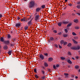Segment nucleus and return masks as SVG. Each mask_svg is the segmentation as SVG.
Returning <instances> with one entry per match:
<instances>
[{"instance_id": "nucleus-56", "label": "nucleus", "mask_w": 80, "mask_h": 80, "mask_svg": "<svg viewBox=\"0 0 80 80\" xmlns=\"http://www.w3.org/2000/svg\"><path fill=\"white\" fill-rule=\"evenodd\" d=\"M56 67H59V65L58 64H57L56 65Z\"/></svg>"}, {"instance_id": "nucleus-35", "label": "nucleus", "mask_w": 80, "mask_h": 80, "mask_svg": "<svg viewBox=\"0 0 80 80\" xmlns=\"http://www.w3.org/2000/svg\"><path fill=\"white\" fill-rule=\"evenodd\" d=\"M76 7L78 9H80V5H78Z\"/></svg>"}, {"instance_id": "nucleus-33", "label": "nucleus", "mask_w": 80, "mask_h": 80, "mask_svg": "<svg viewBox=\"0 0 80 80\" xmlns=\"http://www.w3.org/2000/svg\"><path fill=\"white\" fill-rule=\"evenodd\" d=\"M50 40H52V41H53L54 40V38L53 37H51L50 38Z\"/></svg>"}, {"instance_id": "nucleus-39", "label": "nucleus", "mask_w": 80, "mask_h": 80, "mask_svg": "<svg viewBox=\"0 0 80 80\" xmlns=\"http://www.w3.org/2000/svg\"><path fill=\"white\" fill-rule=\"evenodd\" d=\"M41 72L43 75H44L45 74V71H44V70H42Z\"/></svg>"}, {"instance_id": "nucleus-36", "label": "nucleus", "mask_w": 80, "mask_h": 80, "mask_svg": "<svg viewBox=\"0 0 80 80\" xmlns=\"http://www.w3.org/2000/svg\"><path fill=\"white\" fill-rule=\"evenodd\" d=\"M67 53L68 55H72V53H71V52L70 51L68 52Z\"/></svg>"}, {"instance_id": "nucleus-50", "label": "nucleus", "mask_w": 80, "mask_h": 80, "mask_svg": "<svg viewBox=\"0 0 80 80\" xmlns=\"http://www.w3.org/2000/svg\"><path fill=\"white\" fill-rule=\"evenodd\" d=\"M76 14H77V15H78V16L80 15V13H78V12H77V13H76Z\"/></svg>"}, {"instance_id": "nucleus-55", "label": "nucleus", "mask_w": 80, "mask_h": 80, "mask_svg": "<svg viewBox=\"0 0 80 80\" xmlns=\"http://www.w3.org/2000/svg\"><path fill=\"white\" fill-rule=\"evenodd\" d=\"M2 16H3L2 14H0V18H2Z\"/></svg>"}, {"instance_id": "nucleus-26", "label": "nucleus", "mask_w": 80, "mask_h": 80, "mask_svg": "<svg viewBox=\"0 0 80 80\" xmlns=\"http://www.w3.org/2000/svg\"><path fill=\"white\" fill-rule=\"evenodd\" d=\"M71 49L72 50H76V47H73L71 48Z\"/></svg>"}, {"instance_id": "nucleus-5", "label": "nucleus", "mask_w": 80, "mask_h": 80, "mask_svg": "<svg viewBox=\"0 0 80 80\" xmlns=\"http://www.w3.org/2000/svg\"><path fill=\"white\" fill-rule=\"evenodd\" d=\"M39 17H40V15H39V14L36 15L35 17V21H38V20H39Z\"/></svg>"}, {"instance_id": "nucleus-9", "label": "nucleus", "mask_w": 80, "mask_h": 80, "mask_svg": "<svg viewBox=\"0 0 80 80\" xmlns=\"http://www.w3.org/2000/svg\"><path fill=\"white\" fill-rule=\"evenodd\" d=\"M62 23L64 24V25H67V24H68V21H65L64 20L62 22Z\"/></svg>"}, {"instance_id": "nucleus-10", "label": "nucleus", "mask_w": 80, "mask_h": 80, "mask_svg": "<svg viewBox=\"0 0 80 80\" xmlns=\"http://www.w3.org/2000/svg\"><path fill=\"white\" fill-rule=\"evenodd\" d=\"M73 22L74 23H79V21H78V20L75 19L73 20Z\"/></svg>"}, {"instance_id": "nucleus-42", "label": "nucleus", "mask_w": 80, "mask_h": 80, "mask_svg": "<svg viewBox=\"0 0 80 80\" xmlns=\"http://www.w3.org/2000/svg\"><path fill=\"white\" fill-rule=\"evenodd\" d=\"M64 31H65V33H68V30H67V29H65Z\"/></svg>"}, {"instance_id": "nucleus-20", "label": "nucleus", "mask_w": 80, "mask_h": 80, "mask_svg": "<svg viewBox=\"0 0 80 80\" xmlns=\"http://www.w3.org/2000/svg\"><path fill=\"white\" fill-rule=\"evenodd\" d=\"M62 22H59L58 23V26H59V27H60V26H62Z\"/></svg>"}, {"instance_id": "nucleus-6", "label": "nucleus", "mask_w": 80, "mask_h": 80, "mask_svg": "<svg viewBox=\"0 0 80 80\" xmlns=\"http://www.w3.org/2000/svg\"><path fill=\"white\" fill-rule=\"evenodd\" d=\"M8 46H7V45L6 44L3 47V49L5 50H8Z\"/></svg>"}, {"instance_id": "nucleus-58", "label": "nucleus", "mask_w": 80, "mask_h": 80, "mask_svg": "<svg viewBox=\"0 0 80 80\" xmlns=\"http://www.w3.org/2000/svg\"><path fill=\"white\" fill-rule=\"evenodd\" d=\"M20 17H18V20H20Z\"/></svg>"}, {"instance_id": "nucleus-47", "label": "nucleus", "mask_w": 80, "mask_h": 80, "mask_svg": "<svg viewBox=\"0 0 80 80\" xmlns=\"http://www.w3.org/2000/svg\"><path fill=\"white\" fill-rule=\"evenodd\" d=\"M53 68L54 69H56L57 68H56V66H55V65H53Z\"/></svg>"}, {"instance_id": "nucleus-1", "label": "nucleus", "mask_w": 80, "mask_h": 80, "mask_svg": "<svg viewBox=\"0 0 80 80\" xmlns=\"http://www.w3.org/2000/svg\"><path fill=\"white\" fill-rule=\"evenodd\" d=\"M0 42H2L6 45H9L10 43V42L9 40L5 41L4 40V37H2L0 38Z\"/></svg>"}, {"instance_id": "nucleus-38", "label": "nucleus", "mask_w": 80, "mask_h": 80, "mask_svg": "<svg viewBox=\"0 0 80 80\" xmlns=\"http://www.w3.org/2000/svg\"><path fill=\"white\" fill-rule=\"evenodd\" d=\"M34 71L35 73H37V69L35 68L34 69Z\"/></svg>"}, {"instance_id": "nucleus-2", "label": "nucleus", "mask_w": 80, "mask_h": 80, "mask_svg": "<svg viewBox=\"0 0 80 80\" xmlns=\"http://www.w3.org/2000/svg\"><path fill=\"white\" fill-rule=\"evenodd\" d=\"M37 5V4L35 3V2L34 1H31L29 2V8H31L35 7V6Z\"/></svg>"}, {"instance_id": "nucleus-61", "label": "nucleus", "mask_w": 80, "mask_h": 80, "mask_svg": "<svg viewBox=\"0 0 80 80\" xmlns=\"http://www.w3.org/2000/svg\"><path fill=\"white\" fill-rule=\"evenodd\" d=\"M64 2H67V0H65Z\"/></svg>"}, {"instance_id": "nucleus-4", "label": "nucleus", "mask_w": 80, "mask_h": 80, "mask_svg": "<svg viewBox=\"0 0 80 80\" xmlns=\"http://www.w3.org/2000/svg\"><path fill=\"white\" fill-rule=\"evenodd\" d=\"M5 7V6L4 4H2L0 6V10L1 11H4V8Z\"/></svg>"}, {"instance_id": "nucleus-23", "label": "nucleus", "mask_w": 80, "mask_h": 80, "mask_svg": "<svg viewBox=\"0 0 80 80\" xmlns=\"http://www.w3.org/2000/svg\"><path fill=\"white\" fill-rule=\"evenodd\" d=\"M72 23H70L69 24H68L67 27H70V26H72Z\"/></svg>"}, {"instance_id": "nucleus-54", "label": "nucleus", "mask_w": 80, "mask_h": 80, "mask_svg": "<svg viewBox=\"0 0 80 80\" xmlns=\"http://www.w3.org/2000/svg\"><path fill=\"white\" fill-rule=\"evenodd\" d=\"M48 70L49 71V72H50V71H51V69H50L49 68L48 69Z\"/></svg>"}, {"instance_id": "nucleus-40", "label": "nucleus", "mask_w": 80, "mask_h": 80, "mask_svg": "<svg viewBox=\"0 0 80 80\" xmlns=\"http://www.w3.org/2000/svg\"><path fill=\"white\" fill-rule=\"evenodd\" d=\"M21 21H25V18H22L21 19Z\"/></svg>"}, {"instance_id": "nucleus-14", "label": "nucleus", "mask_w": 80, "mask_h": 80, "mask_svg": "<svg viewBox=\"0 0 80 80\" xmlns=\"http://www.w3.org/2000/svg\"><path fill=\"white\" fill-rule=\"evenodd\" d=\"M40 10H41V8H37L36 9V12H40Z\"/></svg>"}, {"instance_id": "nucleus-12", "label": "nucleus", "mask_w": 80, "mask_h": 80, "mask_svg": "<svg viewBox=\"0 0 80 80\" xmlns=\"http://www.w3.org/2000/svg\"><path fill=\"white\" fill-rule=\"evenodd\" d=\"M12 50H10L8 51V53L9 55H11L12 54Z\"/></svg>"}, {"instance_id": "nucleus-19", "label": "nucleus", "mask_w": 80, "mask_h": 80, "mask_svg": "<svg viewBox=\"0 0 80 80\" xmlns=\"http://www.w3.org/2000/svg\"><path fill=\"white\" fill-rule=\"evenodd\" d=\"M48 62H52V61L53 60V58H48Z\"/></svg>"}, {"instance_id": "nucleus-3", "label": "nucleus", "mask_w": 80, "mask_h": 80, "mask_svg": "<svg viewBox=\"0 0 80 80\" xmlns=\"http://www.w3.org/2000/svg\"><path fill=\"white\" fill-rule=\"evenodd\" d=\"M60 43L61 45H63V46H65V45H67V42H66L65 41H64L63 40H61L60 42Z\"/></svg>"}, {"instance_id": "nucleus-60", "label": "nucleus", "mask_w": 80, "mask_h": 80, "mask_svg": "<svg viewBox=\"0 0 80 80\" xmlns=\"http://www.w3.org/2000/svg\"><path fill=\"white\" fill-rule=\"evenodd\" d=\"M72 60H75V58H73V57H72Z\"/></svg>"}, {"instance_id": "nucleus-44", "label": "nucleus", "mask_w": 80, "mask_h": 80, "mask_svg": "<svg viewBox=\"0 0 80 80\" xmlns=\"http://www.w3.org/2000/svg\"><path fill=\"white\" fill-rule=\"evenodd\" d=\"M68 6H69L70 7H72V4L69 3L68 4Z\"/></svg>"}, {"instance_id": "nucleus-22", "label": "nucleus", "mask_w": 80, "mask_h": 80, "mask_svg": "<svg viewBox=\"0 0 80 80\" xmlns=\"http://www.w3.org/2000/svg\"><path fill=\"white\" fill-rule=\"evenodd\" d=\"M79 65H76L75 66L74 68L76 69H78L79 68Z\"/></svg>"}, {"instance_id": "nucleus-57", "label": "nucleus", "mask_w": 80, "mask_h": 80, "mask_svg": "<svg viewBox=\"0 0 80 80\" xmlns=\"http://www.w3.org/2000/svg\"><path fill=\"white\" fill-rule=\"evenodd\" d=\"M71 76L72 77H74V75L72 74L71 75Z\"/></svg>"}, {"instance_id": "nucleus-13", "label": "nucleus", "mask_w": 80, "mask_h": 80, "mask_svg": "<svg viewBox=\"0 0 80 80\" xmlns=\"http://www.w3.org/2000/svg\"><path fill=\"white\" fill-rule=\"evenodd\" d=\"M44 65L45 67H48V64L46 62H44Z\"/></svg>"}, {"instance_id": "nucleus-49", "label": "nucleus", "mask_w": 80, "mask_h": 80, "mask_svg": "<svg viewBox=\"0 0 80 80\" xmlns=\"http://www.w3.org/2000/svg\"><path fill=\"white\" fill-rule=\"evenodd\" d=\"M44 55H45V56H48V53H44Z\"/></svg>"}, {"instance_id": "nucleus-43", "label": "nucleus", "mask_w": 80, "mask_h": 80, "mask_svg": "<svg viewBox=\"0 0 80 80\" xmlns=\"http://www.w3.org/2000/svg\"><path fill=\"white\" fill-rule=\"evenodd\" d=\"M54 47H56V48H58V45L56 44L55 45Z\"/></svg>"}, {"instance_id": "nucleus-37", "label": "nucleus", "mask_w": 80, "mask_h": 80, "mask_svg": "<svg viewBox=\"0 0 80 80\" xmlns=\"http://www.w3.org/2000/svg\"><path fill=\"white\" fill-rule=\"evenodd\" d=\"M41 7L42 8H45V5H43L41 6Z\"/></svg>"}, {"instance_id": "nucleus-29", "label": "nucleus", "mask_w": 80, "mask_h": 80, "mask_svg": "<svg viewBox=\"0 0 80 80\" xmlns=\"http://www.w3.org/2000/svg\"><path fill=\"white\" fill-rule=\"evenodd\" d=\"M71 46H72V43H69L68 45H67V46L68 47H70Z\"/></svg>"}, {"instance_id": "nucleus-48", "label": "nucleus", "mask_w": 80, "mask_h": 80, "mask_svg": "<svg viewBox=\"0 0 80 80\" xmlns=\"http://www.w3.org/2000/svg\"><path fill=\"white\" fill-rule=\"evenodd\" d=\"M58 46H59V48H61V49L62 48V46H60V44L58 45Z\"/></svg>"}, {"instance_id": "nucleus-51", "label": "nucleus", "mask_w": 80, "mask_h": 80, "mask_svg": "<svg viewBox=\"0 0 80 80\" xmlns=\"http://www.w3.org/2000/svg\"><path fill=\"white\" fill-rule=\"evenodd\" d=\"M77 5H80V1H79L77 2Z\"/></svg>"}, {"instance_id": "nucleus-28", "label": "nucleus", "mask_w": 80, "mask_h": 80, "mask_svg": "<svg viewBox=\"0 0 80 80\" xmlns=\"http://www.w3.org/2000/svg\"><path fill=\"white\" fill-rule=\"evenodd\" d=\"M25 30H28V26H26L24 27Z\"/></svg>"}, {"instance_id": "nucleus-18", "label": "nucleus", "mask_w": 80, "mask_h": 80, "mask_svg": "<svg viewBox=\"0 0 80 80\" xmlns=\"http://www.w3.org/2000/svg\"><path fill=\"white\" fill-rule=\"evenodd\" d=\"M63 36L64 38H67L68 37V35L65 34H63Z\"/></svg>"}, {"instance_id": "nucleus-16", "label": "nucleus", "mask_w": 80, "mask_h": 80, "mask_svg": "<svg viewBox=\"0 0 80 80\" xmlns=\"http://www.w3.org/2000/svg\"><path fill=\"white\" fill-rule=\"evenodd\" d=\"M72 40L74 44H77V43H78V42L76 41H75L73 39H72Z\"/></svg>"}, {"instance_id": "nucleus-64", "label": "nucleus", "mask_w": 80, "mask_h": 80, "mask_svg": "<svg viewBox=\"0 0 80 80\" xmlns=\"http://www.w3.org/2000/svg\"><path fill=\"white\" fill-rule=\"evenodd\" d=\"M79 72H80V69H79Z\"/></svg>"}, {"instance_id": "nucleus-46", "label": "nucleus", "mask_w": 80, "mask_h": 80, "mask_svg": "<svg viewBox=\"0 0 80 80\" xmlns=\"http://www.w3.org/2000/svg\"><path fill=\"white\" fill-rule=\"evenodd\" d=\"M53 32L54 33H57V30H54V31H53Z\"/></svg>"}, {"instance_id": "nucleus-32", "label": "nucleus", "mask_w": 80, "mask_h": 80, "mask_svg": "<svg viewBox=\"0 0 80 80\" xmlns=\"http://www.w3.org/2000/svg\"><path fill=\"white\" fill-rule=\"evenodd\" d=\"M74 39L75 40H78V37L77 36L74 37Z\"/></svg>"}, {"instance_id": "nucleus-17", "label": "nucleus", "mask_w": 80, "mask_h": 80, "mask_svg": "<svg viewBox=\"0 0 80 80\" xmlns=\"http://www.w3.org/2000/svg\"><path fill=\"white\" fill-rule=\"evenodd\" d=\"M68 63H70V64H72V62L70 60V59H68Z\"/></svg>"}, {"instance_id": "nucleus-25", "label": "nucleus", "mask_w": 80, "mask_h": 80, "mask_svg": "<svg viewBox=\"0 0 80 80\" xmlns=\"http://www.w3.org/2000/svg\"><path fill=\"white\" fill-rule=\"evenodd\" d=\"M80 48V46L78 45L77 46V47H76V50H79Z\"/></svg>"}, {"instance_id": "nucleus-30", "label": "nucleus", "mask_w": 80, "mask_h": 80, "mask_svg": "<svg viewBox=\"0 0 80 80\" xmlns=\"http://www.w3.org/2000/svg\"><path fill=\"white\" fill-rule=\"evenodd\" d=\"M75 28L76 30H78V29H80V27L78 26H76L75 27Z\"/></svg>"}, {"instance_id": "nucleus-34", "label": "nucleus", "mask_w": 80, "mask_h": 80, "mask_svg": "<svg viewBox=\"0 0 80 80\" xmlns=\"http://www.w3.org/2000/svg\"><path fill=\"white\" fill-rule=\"evenodd\" d=\"M34 76L35 77V78H39V77H38L37 75L36 74H35L34 75Z\"/></svg>"}, {"instance_id": "nucleus-24", "label": "nucleus", "mask_w": 80, "mask_h": 80, "mask_svg": "<svg viewBox=\"0 0 80 80\" xmlns=\"http://www.w3.org/2000/svg\"><path fill=\"white\" fill-rule=\"evenodd\" d=\"M8 35V39H9V38H11V36H10V34H7Z\"/></svg>"}, {"instance_id": "nucleus-15", "label": "nucleus", "mask_w": 80, "mask_h": 80, "mask_svg": "<svg viewBox=\"0 0 80 80\" xmlns=\"http://www.w3.org/2000/svg\"><path fill=\"white\" fill-rule=\"evenodd\" d=\"M10 45L11 47H13L15 46V44L13 43V41H12L11 43H10Z\"/></svg>"}, {"instance_id": "nucleus-27", "label": "nucleus", "mask_w": 80, "mask_h": 80, "mask_svg": "<svg viewBox=\"0 0 80 80\" xmlns=\"http://www.w3.org/2000/svg\"><path fill=\"white\" fill-rule=\"evenodd\" d=\"M12 40L13 41V42H14L16 41V40H17V38H12Z\"/></svg>"}, {"instance_id": "nucleus-7", "label": "nucleus", "mask_w": 80, "mask_h": 80, "mask_svg": "<svg viewBox=\"0 0 80 80\" xmlns=\"http://www.w3.org/2000/svg\"><path fill=\"white\" fill-rule=\"evenodd\" d=\"M39 57L40 59H41V60H44V59H45L44 56L42 54H40L39 56Z\"/></svg>"}, {"instance_id": "nucleus-31", "label": "nucleus", "mask_w": 80, "mask_h": 80, "mask_svg": "<svg viewBox=\"0 0 80 80\" xmlns=\"http://www.w3.org/2000/svg\"><path fill=\"white\" fill-rule=\"evenodd\" d=\"M72 35L74 36H76V35H77V34H76V33H75V32H72Z\"/></svg>"}, {"instance_id": "nucleus-11", "label": "nucleus", "mask_w": 80, "mask_h": 80, "mask_svg": "<svg viewBox=\"0 0 80 80\" xmlns=\"http://www.w3.org/2000/svg\"><path fill=\"white\" fill-rule=\"evenodd\" d=\"M21 25V24L20 23H16L15 26L16 27H20Z\"/></svg>"}, {"instance_id": "nucleus-45", "label": "nucleus", "mask_w": 80, "mask_h": 80, "mask_svg": "<svg viewBox=\"0 0 80 80\" xmlns=\"http://www.w3.org/2000/svg\"><path fill=\"white\" fill-rule=\"evenodd\" d=\"M64 75L65 76H68V74L67 73H64Z\"/></svg>"}, {"instance_id": "nucleus-52", "label": "nucleus", "mask_w": 80, "mask_h": 80, "mask_svg": "<svg viewBox=\"0 0 80 80\" xmlns=\"http://www.w3.org/2000/svg\"><path fill=\"white\" fill-rule=\"evenodd\" d=\"M58 35H62V32H59L58 34Z\"/></svg>"}, {"instance_id": "nucleus-8", "label": "nucleus", "mask_w": 80, "mask_h": 80, "mask_svg": "<svg viewBox=\"0 0 80 80\" xmlns=\"http://www.w3.org/2000/svg\"><path fill=\"white\" fill-rule=\"evenodd\" d=\"M32 19H33L29 21L28 22V26H31V25H32Z\"/></svg>"}, {"instance_id": "nucleus-21", "label": "nucleus", "mask_w": 80, "mask_h": 80, "mask_svg": "<svg viewBox=\"0 0 80 80\" xmlns=\"http://www.w3.org/2000/svg\"><path fill=\"white\" fill-rule=\"evenodd\" d=\"M60 58H61V60H65V58L64 57H60Z\"/></svg>"}, {"instance_id": "nucleus-53", "label": "nucleus", "mask_w": 80, "mask_h": 80, "mask_svg": "<svg viewBox=\"0 0 80 80\" xmlns=\"http://www.w3.org/2000/svg\"><path fill=\"white\" fill-rule=\"evenodd\" d=\"M75 58L77 59H78V58H79L78 57V56H77Z\"/></svg>"}, {"instance_id": "nucleus-62", "label": "nucleus", "mask_w": 80, "mask_h": 80, "mask_svg": "<svg viewBox=\"0 0 80 80\" xmlns=\"http://www.w3.org/2000/svg\"><path fill=\"white\" fill-rule=\"evenodd\" d=\"M72 15H75V14H72Z\"/></svg>"}, {"instance_id": "nucleus-63", "label": "nucleus", "mask_w": 80, "mask_h": 80, "mask_svg": "<svg viewBox=\"0 0 80 80\" xmlns=\"http://www.w3.org/2000/svg\"><path fill=\"white\" fill-rule=\"evenodd\" d=\"M78 78V77H76V79Z\"/></svg>"}, {"instance_id": "nucleus-59", "label": "nucleus", "mask_w": 80, "mask_h": 80, "mask_svg": "<svg viewBox=\"0 0 80 80\" xmlns=\"http://www.w3.org/2000/svg\"><path fill=\"white\" fill-rule=\"evenodd\" d=\"M34 15H37V12H36L35 13Z\"/></svg>"}, {"instance_id": "nucleus-41", "label": "nucleus", "mask_w": 80, "mask_h": 80, "mask_svg": "<svg viewBox=\"0 0 80 80\" xmlns=\"http://www.w3.org/2000/svg\"><path fill=\"white\" fill-rule=\"evenodd\" d=\"M45 78V76H44L43 77H42V80H44Z\"/></svg>"}]
</instances>
